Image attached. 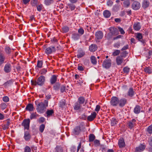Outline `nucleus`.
<instances>
[{"label": "nucleus", "instance_id": "nucleus-16", "mask_svg": "<svg viewBox=\"0 0 152 152\" xmlns=\"http://www.w3.org/2000/svg\"><path fill=\"white\" fill-rule=\"evenodd\" d=\"M111 34L114 35H116L118 34V30L115 28L111 27L110 28Z\"/></svg>", "mask_w": 152, "mask_h": 152}, {"label": "nucleus", "instance_id": "nucleus-17", "mask_svg": "<svg viewBox=\"0 0 152 152\" xmlns=\"http://www.w3.org/2000/svg\"><path fill=\"white\" fill-rule=\"evenodd\" d=\"M116 61L117 65H121L123 61V58L121 56H118L116 58Z\"/></svg>", "mask_w": 152, "mask_h": 152}, {"label": "nucleus", "instance_id": "nucleus-55", "mask_svg": "<svg viewBox=\"0 0 152 152\" xmlns=\"http://www.w3.org/2000/svg\"><path fill=\"white\" fill-rule=\"evenodd\" d=\"M10 124V121H9L8 120L6 122V124H5L4 126V129H6L8 128Z\"/></svg>", "mask_w": 152, "mask_h": 152}, {"label": "nucleus", "instance_id": "nucleus-14", "mask_svg": "<svg viewBox=\"0 0 152 152\" xmlns=\"http://www.w3.org/2000/svg\"><path fill=\"white\" fill-rule=\"evenodd\" d=\"M23 138L26 141L30 140L31 138V135L28 131H25Z\"/></svg>", "mask_w": 152, "mask_h": 152}, {"label": "nucleus", "instance_id": "nucleus-1", "mask_svg": "<svg viewBox=\"0 0 152 152\" xmlns=\"http://www.w3.org/2000/svg\"><path fill=\"white\" fill-rule=\"evenodd\" d=\"M35 104L37 105V111L41 113H43L45 111L46 107L48 106V101L47 100H45L44 103L35 101Z\"/></svg>", "mask_w": 152, "mask_h": 152}, {"label": "nucleus", "instance_id": "nucleus-12", "mask_svg": "<svg viewBox=\"0 0 152 152\" xmlns=\"http://www.w3.org/2000/svg\"><path fill=\"white\" fill-rule=\"evenodd\" d=\"M127 102V100L125 98H122L119 99V106L121 107H123Z\"/></svg>", "mask_w": 152, "mask_h": 152}, {"label": "nucleus", "instance_id": "nucleus-21", "mask_svg": "<svg viewBox=\"0 0 152 152\" xmlns=\"http://www.w3.org/2000/svg\"><path fill=\"white\" fill-rule=\"evenodd\" d=\"M97 49V45L95 44H91L89 47V50L91 52H94Z\"/></svg>", "mask_w": 152, "mask_h": 152}, {"label": "nucleus", "instance_id": "nucleus-18", "mask_svg": "<svg viewBox=\"0 0 152 152\" xmlns=\"http://www.w3.org/2000/svg\"><path fill=\"white\" fill-rule=\"evenodd\" d=\"M135 94V91L132 88H130L127 92V95L130 97H133Z\"/></svg>", "mask_w": 152, "mask_h": 152}, {"label": "nucleus", "instance_id": "nucleus-23", "mask_svg": "<svg viewBox=\"0 0 152 152\" xmlns=\"http://www.w3.org/2000/svg\"><path fill=\"white\" fill-rule=\"evenodd\" d=\"M136 38L139 41L143 43L145 42V41L142 39V36L141 34L140 33H137L136 35Z\"/></svg>", "mask_w": 152, "mask_h": 152}, {"label": "nucleus", "instance_id": "nucleus-34", "mask_svg": "<svg viewBox=\"0 0 152 152\" xmlns=\"http://www.w3.org/2000/svg\"><path fill=\"white\" fill-rule=\"evenodd\" d=\"M103 15L105 18H108L110 16L111 13L109 11L105 10L103 12Z\"/></svg>", "mask_w": 152, "mask_h": 152}, {"label": "nucleus", "instance_id": "nucleus-24", "mask_svg": "<svg viewBox=\"0 0 152 152\" xmlns=\"http://www.w3.org/2000/svg\"><path fill=\"white\" fill-rule=\"evenodd\" d=\"M57 76L55 75H53L50 80V81L51 84H53L55 83L57 81Z\"/></svg>", "mask_w": 152, "mask_h": 152}, {"label": "nucleus", "instance_id": "nucleus-29", "mask_svg": "<svg viewBox=\"0 0 152 152\" xmlns=\"http://www.w3.org/2000/svg\"><path fill=\"white\" fill-rule=\"evenodd\" d=\"M73 108L75 110H80L81 108V104L80 103L77 102L75 103Z\"/></svg>", "mask_w": 152, "mask_h": 152}, {"label": "nucleus", "instance_id": "nucleus-9", "mask_svg": "<svg viewBox=\"0 0 152 152\" xmlns=\"http://www.w3.org/2000/svg\"><path fill=\"white\" fill-rule=\"evenodd\" d=\"M140 7V3L137 1H134L132 4V8L134 10H138Z\"/></svg>", "mask_w": 152, "mask_h": 152}, {"label": "nucleus", "instance_id": "nucleus-45", "mask_svg": "<svg viewBox=\"0 0 152 152\" xmlns=\"http://www.w3.org/2000/svg\"><path fill=\"white\" fill-rule=\"evenodd\" d=\"M130 69L128 66H126L124 67L123 69V71L124 73L127 74L129 72Z\"/></svg>", "mask_w": 152, "mask_h": 152}, {"label": "nucleus", "instance_id": "nucleus-52", "mask_svg": "<svg viewBox=\"0 0 152 152\" xmlns=\"http://www.w3.org/2000/svg\"><path fill=\"white\" fill-rule=\"evenodd\" d=\"M40 73L42 75H45L47 72V70L46 69L43 68L41 69L40 71Z\"/></svg>", "mask_w": 152, "mask_h": 152}, {"label": "nucleus", "instance_id": "nucleus-11", "mask_svg": "<svg viewBox=\"0 0 152 152\" xmlns=\"http://www.w3.org/2000/svg\"><path fill=\"white\" fill-rule=\"evenodd\" d=\"M74 4L71 3L67 4V6L66 7L68 11H69V9L71 11L75 9L76 8V6Z\"/></svg>", "mask_w": 152, "mask_h": 152}, {"label": "nucleus", "instance_id": "nucleus-39", "mask_svg": "<svg viewBox=\"0 0 152 152\" xmlns=\"http://www.w3.org/2000/svg\"><path fill=\"white\" fill-rule=\"evenodd\" d=\"M89 141L90 142H91L93 141L94 140L95 138V137L94 134H91L89 135Z\"/></svg>", "mask_w": 152, "mask_h": 152}, {"label": "nucleus", "instance_id": "nucleus-48", "mask_svg": "<svg viewBox=\"0 0 152 152\" xmlns=\"http://www.w3.org/2000/svg\"><path fill=\"white\" fill-rule=\"evenodd\" d=\"M144 71L145 72L148 74H151L152 73L151 68L150 67H146L144 69Z\"/></svg>", "mask_w": 152, "mask_h": 152}, {"label": "nucleus", "instance_id": "nucleus-15", "mask_svg": "<svg viewBox=\"0 0 152 152\" xmlns=\"http://www.w3.org/2000/svg\"><path fill=\"white\" fill-rule=\"evenodd\" d=\"M145 145L141 144L138 147L136 148L135 152H141L143 151L145 149Z\"/></svg>", "mask_w": 152, "mask_h": 152}, {"label": "nucleus", "instance_id": "nucleus-38", "mask_svg": "<svg viewBox=\"0 0 152 152\" xmlns=\"http://www.w3.org/2000/svg\"><path fill=\"white\" fill-rule=\"evenodd\" d=\"M69 30V28L67 26H64L62 28V32L63 33H66Z\"/></svg>", "mask_w": 152, "mask_h": 152}, {"label": "nucleus", "instance_id": "nucleus-43", "mask_svg": "<svg viewBox=\"0 0 152 152\" xmlns=\"http://www.w3.org/2000/svg\"><path fill=\"white\" fill-rule=\"evenodd\" d=\"M79 37V34L77 33L73 34L72 35V38L75 40H77L78 39Z\"/></svg>", "mask_w": 152, "mask_h": 152}, {"label": "nucleus", "instance_id": "nucleus-31", "mask_svg": "<svg viewBox=\"0 0 152 152\" xmlns=\"http://www.w3.org/2000/svg\"><path fill=\"white\" fill-rule=\"evenodd\" d=\"M118 123V120L115 118H113L111 120V124L112 126H115Z\"/></svg>", "mask_w": 152, "mask_h": 152}, {"label": "nucleus", "instance_id": "nucleus-19", "mask_svg": "<svg viewBox=\"0 0 152 152\" xmlns=\"http://www.w3.org/2000/svg\"><path fill=\"white\" fill-rule=\"evenodd\" d=\"M118 145L119 147L122 148L125 146V144L123 138H121L118 141Z\"/></svg>", "mask_w": 152, "mask_h": 152}, {"label": "nucleus", "instance_id": "nucleus-59", "mask_svg": "<svg viewBox=\"0 0 152 152\" xmlns=\"http://www.w3.org/2000/svg\"><path fill=\"white\" fill-rule=\"evenodd\" d=\"M118 28L119 30V31L121 34H125V32L122 28L119 27H118Z\"/></svg>", "mask_w": 152, "mask_h": 152}, {"label": "nucleus", "instance_id": "nucleus-41", "mask_svg": "<svg viewBox=\"0 0 152 152\" xmlns=\"http://www.w3.org/2000/svg\"><path fill=\"white\" fill-rule=\"evenodd\" d=\"M85 102L84 98L82 96L80 97L78 99V101L77 102L80 103L81 104L84 103Z\"/></svg>", "mask_w": 152, "mask_h": 152}, {"label": "nucleus", "instance_id": "nucleus-44", "mask_svg": "<svg viewBox=\"0 0 152 152\" xmlns=\"http://www.w3.org/2000/svg\"><path fill=\"white\" fill-rule=\"evenodd\" d=\"M38 4V1L37 0H31V4L33 6H36Z\"/></svg>", "mask_w": 152, "mask_h": 152}, {"label": "nucleus", "instance_id": "nucleus-49", "mask_svg": "<svg viewBox=\"0 0 152 152\" xmlns=\"http://www.w3.org/2000/svg\"><path fill=\"white\" fill-rule=\"evenodd\" d=\"M23 152H31L30 148L28 146H26L24 148Z\"/></svg>", "mask_w": 152, "mask_h": 152}, {"label": "nucleus", "instance_id": "nucleus-60", "mask_svg": "<svg viewBox=\"0 0 152 152\" xmlns=\"http://www.w3.org/2000/svg\"><path fill=\"white\" fill-rule=\"evenodd\" d=\"M45 121V118L43 117L40 118L38 120L39 122V123H43Z\"/></svg>", "mask_w": 152, "mask_h": 152}, {"label": "nucleus", "instance_id": "nucleus-13", "mask_svg": "<svg viewBox=\"0 0 152 152\" xmlns=\"http://www.w3.org/2000/svg\"><path fill=\"white\" fill-rule=\"evenodd\" d=\"M135 121L136 120L135 119H133L132 120L129 121L127 123L128 127L130 129H132L135 126Z\"/></svg>", "mask_w": 152, "mask_h": 152}, {"label": "nucleus", "instance_id": "nucleus-61", "mask_svg": "<svg viewBox=\"0 0 152 152\" xmlns=\"http://www.w3.org/2000/svg\"><path fill=\"white\" fill-rule=\"evenodd\" d=\"M62 150L59 147H56V152H62Z\"/></svg>", "mask_w": 152, "mask_h": 152}, {"label": "nucleus", "instance_id": "nucleus-50", "mask_svg": "<svg viewBox=\"0 0 152 152\" xmlns=\"http://www.w3.org/2000/svg\"><path fill=\"white\" fill-rule=\"evenodd\" d=\"M128 53L126 51H125L122 52L121 53V55L120 56H122V57L125 58L127 56Z\"/></svg>", "mask_w": 152, "mask_h": 152}, {"label": "nucleus", "instance_id": "nucleus-36", "mask_svg": "<svg viewBox=\"0 0 152 152\" xmlns=\"http://www.w3.org/2000/svg\"><path fill=\"white\" fill-rule=\"evenodd\" d=\"M90 59L91 62L93 64L95 65L96 64L97 61H96V58L94 56H91Z\"/></svg>", "mask_w": 152, "mask_h": 152}, {"label": "nucleus", "instance_id": "nucleus-54", "mask_svg": "<svg viewBox=\"0 0 152 152\" xmlns=\"http://www.w3.org/2000/svg\"><path fill=\"white\" fill-rule=\"evenodd\" d=\"M78 32L81 35L84 34V30L82 28H80L78 30Z\"/></svg>", "mask_w": 152, "mask_h": 152}, {"label": "nucleus", "instance_id": "nucleus-10", "mask_svg": "<svg viewBox=\"0 0 152 152\" xmlns=\"http://www.w3.org/2000/svg\"><path fill=\"white\" fill-rule=\"evenodd\" d=\"M96 38L97 39H101L103 37V34L102 32L100 31H98L95 33Z\"/></svg>", "mask_w": 152, "mask_h": 152}, {"label": "nucleus", "instance_id": "nucleus-2", "mask_svg": "<svg viewBox=\"0 0 152 152\" xmlns=\"http://www.w3.org/2000/svg\"><path fill=\"white\" fill-rule=\"evenodd\" d=\"M45 80V77L44 76L42 75L38 78L37 81L32 80L31 81V82L33 85L36 86L38 85L41 86L44 84Z\"/></svg>", "mask_w": 152, "mask_h": 152}, {"label": "nucleus", "instance_id": "nucleus-28", "mask_svg": "<svg viewBox=\"0 0 152 152\" xmlns=\"http://www.w3.org/2000/svg\"><path fill=\"white\" fill-rule=\"evenodd\" d=\"M85 54V52L82 50H80L78 51L77 55V58H79L83 57Z\"/></svg>", "mask_w": 152, "mask_h": 152}, {"label": "nucleus", "instance_id": "nucleus-5", "mask_svg": "<svg viewBox=\"0 0 152 152\" xmlns=\"http://www.w3.org/2000/svg\"><path fill=\"white\" fill-rule=\"evenodd\" d=\"M30 120V119L28 118L27 119H24L22 124V126H24L25 129L28 130L29 128Z\"/></svg>", "mask_w": 152, "mask_h": 152}, {"label": "nucleus", "instance_id": "nucleus-22", "mask_svg": "<svg viewBox=\"0 0 152 152\" xmlns=\"http://www.w3.org/2000/svg\"><path fill=\"white\" fill-rule=\"evenodd\" d=\"M133 28L135 30H139L141 28L140 23L139 22H137L134 23L133 25Z\"/></svg>", "mask_w": 152, "mask_h": 152}, {"label": "nucleus", "instance_id": "nucleus-56", "mask_svg": "<svg viewBox=\"0 0 152 152\" xmlns=\"http://www.w3.org/2000/svg\"><path fill=\"white\" fill-rule=\"evenodd\" d=\"M61 92H66V86L64 85H63L61 86Z\"/></svg>", "mask_w": 152, "mask_h": 152}, {"label": "nucleus", "instance_id": "nucleus-46", "mask_svg": "<svg viewBox=\"0 0 152 152\" xmlns=\"http://www.w3.org/2000/svg\"><path fill=\"white\" fill-rule=\"evenodd\" d=\"M43 62L42 61H38L37 62V67L41 68L42 67Z\"/></svg>", "mask_w": 152, "mask_h": 152}, {"label": "nucleus", "instance_id": "nucleus-6", "mask_svg": "<svg viewBox=\"0 0 152 152\" xmlns=\"http://www.w3.org/2000/svg\"><path fill=\"white\" fill-rule=\"evenodd\" d=\"M56 49L55 47L50 46L47 48L45 50V53L47 55L51 54L52 53L55 52Z\"/></svg>", "mask_w": 152, "mask_h": 152}, {"label": "nucleus", "instance_id": "nucleus-58", "mask_svg": "<svg viewBox=\"0 0 152 152\" xmlns=\"http://www.w3.org/2000/svg\"><path fill=\"white\" fill-rule=\"evenodd\" d=\"M51 41L53 44L57 43V40L55 37L51 39Z\"/></svg>", "mask_w": 152, "mask_h": 152}, {"label": "nucleus", "instance_id": "nucleus-47", "mask_svg": "<svg viewBox=\"0 0 152 152\" xmlns=\"http://www.w3.org/2000/svg\"><path fill=\"white\" fill-rule=\"evenodd\" d=\"M120 53V50H116L113 53L112 55L113 56H118Z\"/></svg>", "mask_w": 152, "mask_h": 152}, {"label": "nucleus", "instance_id": "nucleus-32", "mask_svg": "<svg viewBox=\"0 0 152 152\" xmlns=\"http://www.w3.org/2000/svg\"><path fill=\"white\" fill-rule=\"evenodd\" d=\"M54 0H44V3L45 5L48 6L53 3Z\"/></svg>", "mask_w": 152, "mask_h": 152}, {"label": "nucleus", "instance_id": "nucleus-35", "mask_svg": "<svg viewBox=\"0 0 152 152\" xmlns=\"http://www.w3.org/2000/svg\"><path fill=\"white\" fill-rule=\"evenodd\" d=\"M39 116V115L37 114L36 113H32L30 116V118L31 119L36 118Z\"/></svg>", "mask_w": 152, "mask_h": 152}, {"label": "nucleus", "instance_id": "nucleus-53", "mask_svg": "<svg viewBox=\"0 0 152 152\" xmlns=\"http://www.w3.org/2000/svg\"><path fill=\"white\" fill-rule=\"evenodd\" d=\"M45 125L44 124H41L39 127V131L40 132L42 133L45 129Z\"/></svg>", "mask_w": 152, "mask_h": 152}, {"label": "nucleus", "instance_id": "nucleus-30", "mask_svg": "<svg viewBox=\"0 0 152 152\" xmlns=\"http://www.w3.org/2000/svg\"><path fill=\"white\" fill-rule=\"evenodd\" d=\"M54 113V111L52 110H48L46 112L47 117H49L52 116Z\"/></svg>", "mask_w": 152, "mask_h": 152}, {"label": "nucleus", "instance_id": "nucleus-57", "mask_svg": "<svg viewBox=\"0 0 152 152\" xmlns=\"http://www.w3.org/2000/svg\"><path fill=\"white\" fill-rule=\"evenodd\" d=\"M2 100L4 102H7L9 101V99L7 96H6L3 97Z\"/></svg>", "mask_w": 152, "mask_h": 152}, {"label": "nucleus", "instance_id": "nucleus-64", "mask_svg": "<svg viewBox=\"0 0 152 152\" xmlns=\"http://www.w3.org/2000/svg\"><path fill=\"white\" fill-rule=\"evenodd\" d=\"M120 45V42H117L114 45V46L116 48H118Z\"/></svg>", "mask_w": 152, "mask_h": 152}, {"label": "nucleus", "instance_id": "nucleus-63", "mask_svg": "<svg viewBox=\"0 0 152 152\" xmlns=\"http://www.w3.org/2000/svg\"><path fill=\"white\" fill-rule=\"evenodd\" d=\"M101 107L99 105H97L96 106L95 110L96 112H97V113L99 112L100 109Z\"/></svg>", "mask_w": 152, "mask_h": 152}, {"label": "nucleus", "instance_id": "nucleus-33", "mask_svg": "<svg viewBox=\"0 0 152 152\" xmlns=\"http://www.w3.org/2000/svg\"><path fill=\"white\" fill-rule=\"evenodd\" d=\"M14 50V49H11L9 47H6L5 48V51L6 53L7 54H10L11 52Z\"/></svg>", "mask_w": 152, "mask_h": 152}, {"label": "nucleus", "instance_id": "nucleus-8", "mask_svg": "<svg viewBox=\"0 0 152 152\" xmlns=\"http://www.w3.org/2000/svg\"><path fill=\"white\" fill-rule=\"evenodd\" d=\"M12 69V66L11 64L9 63L6 64L4 67V71L7 73H8L10 72Z\"/></svg>", "mask_w": 152, "mask_h": 152}, {"label": "nucleus", "instance_id": "nucleus-26", "mask_svg": "<svg viewBox=\"0 0 152 152\" xmlns=\"http://www.w3.org/2000/svg\"><path fill=\"white\" fill-rule=\"evenodd\" d=\"M149 3L146 0H144L142 3V7L144 9H145L149 6Z\"/></svg>", "mask_w": 152, "mask_h": 152}, {"label": "nucleus", "instance_id": "nucleus-7", "mask_svg": "<svg viewBox=\"0 0 152 152\" xmlns=\"http://www.w3.org/2000/svg\"><path fill=\"white\" fill-rule=\"evenodd\" d=\"M111 66V60L110 59L105 60L102 64L103 66L106 69H108Z\"/></svg>", "mask_w": 152, "mask_h": 152}, {"label": "nucleus", "instance_id": "nucleus-40", "mask_svg": "<svg viewBox=\"0 0 152 152\" xmlns=\"http://www.w3.org/2000/svg\"><path fill=\"white\" fill-rule=\"evenodd\" d=\"M123 4L125 7H128L130 5V2L129 0H126L123 2Z\"/></svg>", "mask_w": 152, "mask_h": 152}, {"label": "nucleus", "instance_id": "nucleus-25", "mask_svg": "<svg viewBox=\"0 0 152 152\" xmlns=\"http://www.w3.org/2000/svg\"><path fill=\"white\" fill-rule=\"evenodd\" d=\"M25 109L26 110H28L29 111H33L34 110L33 106L31 104H28L26 106Z\"/></svg>", "mask_w": 152, "mask_h": 152}, {"label": "nucleus", "instance_id": "nucleus-20", "mask_svg": "<svg viewBox=\"0 0 152 152\" xmlns=\"http://www.w3.org/2000/svg\"><path fill=\"white\" fill-rule=\"evenodd\" d=\"M96 114L95 112L91 113V115L88 116L87 117V119L88 121H93L96 117Z\"/></svg>", "mask_w": 152, "mask_h": 152}, {"label": "nucleus", "instance_id": "nucleus-3", "mask_svg": "<svg viewBox=\"0 0 152 152\" xmlns=\"http://www.w3.org/2000/svg\"><path fill=\"white\" fill-rule=\"evenodd\" d=\"M85 128L83 124H80L79 126H77L73 129L72 132L75 135H79L81 132H84L85 131Z\"/></svg>", "mask_w": 152, "mask_h": 152}, {"label": "nucleus", "instance_id": "nucleus-51", "mask_svg": "<svg viewBox=\"0 0 152 152\" xmlns=\"http://www.w3.org/2000/svg\"><path fill=\"white\" fill-rule=\"evenodd\" d=\"M36 7H37V11L40 12L42 9L43 6L42 4H40L37 5Z\"/></svg>", "mask_w": 152, "mask_h": 152}, {"label": "nucleus", "instance_id": "nucleus-42", "mask_svg": "<svg viewBox=\"0 0 152 152\" xmlns=\"http://www.w3.org/2000/svg\"><path fill=\"white\" fill-rule=\"evenodd\" d=\"M146 131L150 134H152V124L149 126L146 129Z\"/></svg>", "mask_w": 152, "mask_h": 152}, {"label": "nucleus", "instance_id": "nucleus-62", "mask_svg": "<svg viewBox=\"0 0 152 152\" xmlns=\"http://www.w3.org/2000/svg\"><path fill=\"white\" fill-rule=\"evenodd\" d=\"M60 85L59 84H56L54 86V89L55 90H57L59 88Z\"/></svg>", "mask_w": 152, "mask_h": 152}, {"label": "nucleus", "instance_id": "nucleus-27", "mask_svg": "<svg viewBox=\"0 0 152 152\" xmlns=\"http://www.w3.org/2000/svg\"><path fill=\"white\" fill-rule=\"evenodd\" d=\"M141 110L140 107L139 105H137L134 107V111L135 114H138L140 112Z\"/></svg>", "mask_w": 152, "mask_h": 152}, {"label": "nucleus", "instance_id": "nucleus-37", "mask_svg": "<svg viewBox=\"0 0 152 152\" xmlns=\"http://www.w3.org/2000/svg\"><path fill=\"white\" fill-rule=\"evenodd\" d=\"M12 83V80H10L5 83L3 85L4 87H6L9 86H10Z\"/></svg>", "mask_w": 152, "mask_h": 152}, {"label": "nucleus", "instance_id": "nucleus-4", "mask_svg": "<svg viewBox=\"0 0 152 152\" xmlns=\"http://www.w3.org/2000/svg\"><path fill=\"white\" fill-rule=\"evenodd\" d=\"M119 103V99L116 96H113L110 101V103L113 106H116Z\"/></svg>", "mask_w": 152, "mask_h": 152}]
</instances>
